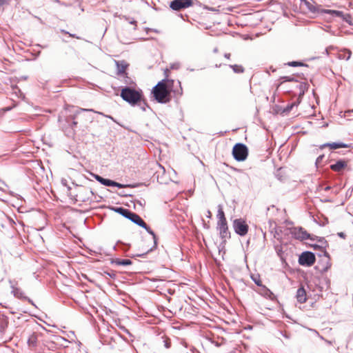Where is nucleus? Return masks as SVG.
Returning <instances> with one entry per match:
<instances>
[{"instance_id": "nucleus-31", "label": "nucleus", "mask_w": 353, "mask_h": 353, "mask_svg": "<svg viewBox=\"0 0 353 353\" xmlns=\"http://www.w3.org/2000/svg\"><path fill=\"white\" fill-rule=\"evenodd\" d=\"M230 56H231V54L230 53H225L224 55V57L228 59H229L230 58Z\"/></svg>"}, {"instance_id": "nucleus-38", "label": "nucleus", "mask_w": 353, "mask_h": 353, "mask_svg": "<svg viewBox=\"0 0 353 353\" xmlns=\"http://www.w3.org/2000/svg\"><path fill=\"white\" fill-rule=\"evenodd\" d=\"M330 186H327V187L325 188V190H330Z\"/></svg>"}, {"instance_id": "nucleus-32", "label": "nucleus", "mask_w": 353, "mask_h": 353, "mask_svg": "<svg viewBox=\"0 0 353 353\" xmlns=\"http://www.w3.org/2000/svg\"><path fill=\"white\" fill-rule=\"evenodd\" d=\"M79 111L82 112V111H92V110H90V109H80Z\"/></svg>"}, {"instance_id": "nucleus-11", "label": "nucleus", "mask_w": 353, "mask_h": 353, "mask_svg": "<svg viewBox=\"0 0 353 353\" xmlns=\"http://www.w3.org/2000/svg\"><path fill=\"white\" fill-rule=\"evenodd\" d=\"M115 63L117 69V74L121 76H125L126 74L125 70L128 66V64L125 61H115Z\"/></svg>"}, {"instance_id": "nucleus-5", "label": "nucleus", "mask_w": 353, "mask_h": 353, "mask_svg": "<svg viewBox=\"0 0 353 353\" xmlns=\"http://www.w3.org/2000/svg\"><path fill=\"white\" fill-rule=\"evenodd\" d=\"M316 261L315 255L311 252H303L299 259V263L301 265L311 266Z\"/></svg>"}, {"instance_id": "nucleus-9", "label": "nucleus", "mask_w": 353, "mask_h": 353, "mask_svg": "<svg viewBox=\"0 0 353 353\" xmlns=\"http://www.w3.org/2000/svg\"><path fill=\"white\" fill-rule=\"evenodd\" d=\"M348 165V161L344 159H340L336 161L334 163L330 165V169L334 172H341L343 171Z\"/></svg>"}, {"instance_id": "nucleus-10", "label": "nucleus", "mask_w": 353, "mask_h": 353, "mask_svg": "<svg viewBox=\"0 0 353 353\" xmlns=\"http://www.w3.org/2000/svg\"><path fill=\"white\" fill-rule=\"evenodd\" d=\"M217 229L219 231L220 236L222 239L228 238L230 236L227 221H218Z\"/></svg>"}, {"instance_id": "nucleus-14", "label": "nucleus", "mask_w": 353, "mask_h": 353, "mask_svg": "<svg viewBox=\"0 0 353 353\" xmlns=\"http://www.w3.org/2000/svg\"><path fill=\"white\" fill-rule=\"evenodd\" d=\"M329 147L331 150H336L338 148H347L348 145L345 143L338 142V143H327L323 144L321 148Z\"/></svg>"}, {"instance_id": "nucleus-37", "label": "nucleus", "mask_w": 353, "mask_h": 353, "mask_svg": "<svg viewBox=\"0 0 353 353\" xmlns=\"http://www.w3.org/2000/svg\"><path fill=\"white\" fill-rule=\"evenodd\" d=\"M136 23H137V22H136L135 21H132L130 22V23H132V24H134V25H136Z\"/></svg>"}, {"instance_id": "nucleus-13", "label": "nucleus", "mask_w": 353, "mask_h": 353, "mask_svg": "<svg viewBox=\"0 0 353 353\" xmlns=\"http://www.w3.org/2000/svg\"><path fill=\"white\" fill-rule=\"evenodd\" d=\"M130 216H129L128 219H130L132 222L142 228H145V223L138 214L134 212H131Z\"/></svg>"}, {"instance_id": "nucleus-8", "label": "nucleus", "mask_w": 353, "mask_h": 353, "mask_svg": "<svg viewBox=\"0 0 353 353\" xmlns=\"http://www.w3.org/2000/svg\"><path fill=\"white\" fill-rule=\"evenodd\" d=\"M92 176L97 181H99L100 183L105 186H114L119 188H123L128 186L127 185H123L116 181H112L110 179H104L98 174H92Z\"/></svg>"}, {"instance_id": "nucleus-21", "label": "nucleus", "mask_w": 353, "mask_h": 353, "mask_svg": "<svg viewBox=\"0 0 353 353\" xmlns=\"http://www.w3.org/2000/svg\"><path fill=\"white\" fill-rule=\"evenodd\" d=\"M326 12L330 13L332 15L338 17H344L343 12L339 11V10H328L326 11Z\"/></svg>"}, {"instance_id": "nucleus-12", "label": "nucleus", "mask_w": 353, "mask_h": 353, "mask_svg": "<svg viewBox=\"0 0 353 353\" xmlns=\"http://www.w3.org/2000/svg\"><path fill=\"white\" fill-rule=\"evenodd\" d=\"M296 297L297 301L301 303H303L306 302V301H307L306 291L303 287L299 288L297 290Z\"/></svg>"}, {"instance_id": "nucleus-40", "label": "nucleus", "mask_w": 353, "mask_h": 353, "mask_svg": "<svg viewBox=\"0 0 353 353\" xmlns=\"http://www.w3.org/2000/svg\"><path fill=\"white\" fill-rule=\"evenodd\" d=\"M177 83L180 85L181 83L180 81H178Z\"/></svg>"}, {"instance_id": "nucleus-20", "label": "nucleus", "mask_w": 353, "mask_h": 353, "mask_svg": "<svg viewBox=\"0 0 353 353\" xmlns=\"http://www.w3.org/2000/svg\"><path fill=\"white\" fill-rule=\"evenodd\" d=\"M115 263L119 265H129L132 264V261L130 259H118Z\"/></svg>"}, {"instance_id": "nucleus-1", "label": "nucleus", "mask_w": 353, "mask_h": 353, "mask_svg": "<svg viewBox=\"0 0 353 353\" xmlns=\"http://www.w3.org/2000/svg\"><path fill=\"white\" fill-rule=\"evenodd\" d=\"M173 80L163 79L159 82L153 88L152 93L154 99L161 103H165L170 101V92L168 87L173 83Z\"/></svg>"}, {"instance_id": "nucleus-22", "label": "nucleus", "mask_w": 353, "mask_h": 353, "mask_svg": "<svg viewBox=\"0 0 353 353\" xmlns=\"http://www.w3.org/2000/svg\"><path fill=\"white\" fill-rule=\"evenodd\" d=\"M230 68H232L234 72L236 73H242L244 71L243 68L239 65H231Z\"/></svg>"}, {"instance_id": "nucleus-2", "label": "nucleus", "mask_w": 353, "mask_h": 353, "mask_svg": "<svg viewBox=\"0 0 353 353\" xmlns=\"http://www.w3.org/2000/svg\"><path fill=\"white\" fill-rule=\"evenodd\" d=\"M121 98L131 105H135L141 99V93L134 89L126 87L121 90Z\"/></svg>"}, {"instance_id": "nucleus-27", "label": "nucleus", "mask_w": 353, "mask_h": 353, "mask_svg": "<svg viewBox=\"0 0 353 353\" xmlns=\"http://www.w3.org/2000/svg\"><path fill=\"white\" fill-rule=\"evenodd\" d=\"M324 158V155H320L319 157H318V158L316 159V164L318 165L319 164H320L323 160V159Z\"/></svg>"}, {"instance_id": "nucleus-25", "label": "nucleus", "mask_w": 353, "mask_h": 353, "mask_svg": "<svg viewBox=\"0 0 353 353\" xmlns=\"http://www.w3.org/2000/svg\"><path fill=\"white\" fill-rule=\"evenodd\" d=\"M282 79H283V81H294L295 79L294 77H281Z\"/></svg>"}, {"instance_id": "nucleus-15", "label": "nucleus", "mask_w": 353, "mask_h": 353, "mask_svg": "<svg viewBox=\"0 0 353 353\" xmlns=\"http://www.w3.org/2000/svg\"><path fill=\"white\" fill-rule=\"evenodd\" d=\"M8 324V319L4 316H0V332H2L7 327Z\"/></svg>"}, {"instance_id": "nucleus-30", "label": "nucleus", "mask_w": 353, "mask_h": 353, "mask_svg": "<svg viewBox=\"0 0 353 353\" xmlns=\"http://www.w3.org/2000/svg\"><path fill=\"white\" fill-rule=\"evenodd\" d=\"M294 105V103L291 104L290 105H288L287 107V110L290 111L292 109L293 106Z\"/></svg>"}, {"instance_id": "nucleus-28", "label": "nucleus", "mask_w": 353, "mask_h": 353, "mask_svg": "<svg viewBox=\"0 0 353 353\" xmlns=\"http://www.w3.org/2000/svg\"><path fill=\"white\" fill-rule=\"evenodd\" d=\"M338 236H340L341 238H343V239L345 238V234L343 232H339L338 233Z\"/></svg>"}, {"instance_id": "nucleus-4", "label": "nucleus", "mask_w": 353, "mask_h": 353, "mask_svg": "<svg viewBox=\"0 0 353 353\" xmlns=\"http://www.w3.org/2000/svg\"><path fill=\"white\" fill-rule=\"evenodd\" d=\"M233 228L235 232L241 236H245L248 231V225L241 219H237L233 221Z\"/></svg>"}, {"instance_id": "nucleus-29", "label": "nucleus", "mask_w": 353, "mask_h": 353, "mask_svg": "<svg viewBox=\"0 0 353 353\" xmlns=\"http://www.w3.org/2000/svg\"><path fill=\"white\" fill-rule=\"evenodd\" d=\"M253 281H254V283H255L257 285H259V286L261 285V281H260V280H256V279H253Z\"/></svg>"}, {"instance_id": "nucleus-35", "label": "nucleus", "mask_w": 353, "mask_h": 353, "mask_svg": "<svg viewBox=\"0 0 353 353\" xmlns=\"http://www.w3.org/2000/svg\"><path fill=\"white\" fill-rule=\"evenodd\" d=\"M159 168L162 170L163 172H165V169L163 167H162L161 165H159Z\"/></svg>"}, {"instance_id": "nucleus-34", "label": "nucleus", "mask_w": 353, "mask_h": 353, "mask_svg": "<svg viewBox=\"0 0 353 353\" xmlns=\"http://www.w3.org/2000/svg\"><path fill=\"white\" fill-rule=\"evenodd\" d=\"M86 190L88 192V193H89L90 195H92H92L94 194H93V192H92V191L91 190H90V189H87Z\"/></svg>"}, {"instance_id": "nucleus-24", "label": "nucleus", "mask_w": 353, "mask_h": 353, "mask_svg": "<svg viewBox=\"0 0 353 353\" xmlns=\"http://www.w3.org/2000/svg\"><path fill=\"white\" fill-rule=\"evenodd\" d=\"M288 65L289 66L295 67V66L303 65V63L301 62H298V61H291V62L288 63Z\"/></svg>"}, {"instance_id": "nucleus-36", "label": "nucleus", "mask_w": 353, "mask_h": 353, "mask_svg": "<svg viewBox=\"0 0 353 353\" xmlns=\"http://www.w3.org/2000/svg\"><path fill=\"white\" fill-rule=\"evenodd\" d=\"M70 36L72 37H76L77 39H79V37H76L74 34H70Z\"/></svg>"}, {"instance_id": "nucleus-17", "label": "nucleus", "mask_w": 353, "mask_h": 353, "mask_svg": "<svg viewBox=\"0 0 353 353\" xmlns=\"http://www.w3.org/2000/svg\"><path fill=\"white\" fill-rule=\"evenodd\" d=\"M116 212H119V214H121V215H123V216L126 217V218H129V216H130V214L132 212L129 211L127 209H125L123 208H118L115 210Z\"/></svg>"}, {"instance_id": "nucleus-16", "label": "nucleus", "mask_w": 353, "mask_h": 353, "mask_svg": "<svg viewBox=\"0 0 353 353\" xmlns=\"http://www.w3.org/2000/svg\"><path fill=\"white\" fill-rule=\"evenodd\" d=\"M351 52L348 50H344L339 54V58L341 59L349 60L351 57Z\"/></svg>"}, {"instance_id": "nucleus-19", "label": "nucleus", "mask_w": 353, "mask_h": 353, "mask_svg": "<svg viewBox=\"0 0 353 353\" xmlns=\"http://www.w3.org/2000/svg\"><path fill=\"white\" fill-rule=\"evenodd\" d=\"M217 216H218L219 221H226V219L225 217V214L222 209L221 205H219Z\"/></svg>"}, {"instance_id": "nucleus-39", "label": "nucleus", "mask_w": 353, "mask_h": 353, "mask_svg": "<svg viewBox=\"0 0 353 353\" xmlns=\"http://www.w3.org/2000/svg\"><path fill=\"white\" fill-rule=\"evenodd\" d=\"M165 347L168 348L170 347L169 344L168 343H165Z\"/></svg>"}, {"instance_id": "nucleus-26", "label": "nucleus", "mask_w": 353, "mask_h": 353, "mask_svg": "<svg viewBox=\"0 0 353 353\" xmlns=\"http://www.w3.org/2000/svg\"><path fill=\"white\" fill-rule=\"evenodd\" d=\"M180 68V64L179 63H173L170 65L171 69L177 70Z\"/></svg>"}, {"instance_id": "nucleus-23", "label": "nucleus", "mask_w": 353, "mask_h": 353, "mask_svg": "<svg viewBox=\"0 0 353 353\" xmlns=\"http://www.w3.org/2000/svg\"><path fill=\"white\" fill-rule=\"evenodd\" d=\"M147 232L150 234L152 236H153V239L154 240V243H156V235L154 234V232L147 225V224L145 223V228H144Z\"/></svg>"}, {"instance_id": "nucleus-6", "label": "nucleus", "mask_w": 353, "mask_h": 353, "mask_svg": "<svg viewBox=\"0 0 353 353\" xmlns=\"http://www.w3.org/2000/svg\"><path fill=\"white\" fill-rule=\"evenodd\" d=\"M291 234L292 236L299 240H307L311 239L310 234L307 232L301 227L293 228L291 230Z\"/></svg>"}, {"instance_id": "nucleus-18", "label": "nucleus", "mask_w": 353, "mask_h": 353, "mask_svg": "<svg viewBox=\"0 0 353 353\" xmlns=\"http://www.w3.org/2000/svg\"><path fill=\"white\" fill-rule=\"evenodd\" d=\"M37 336L34 334H32L31 336H30L28 340V344L29 347H33L36 345L37 343Z\"/></svg>"}, {"instance_id": "nucleus-7", "label": "nucleus", "mask_w": 353, "mask_h": 353, "mask_svg": "<svg viewBox=\"0 0 353 353\" xmlns=\"http://www.w3.org/2000/svg\"><path fill=\"white\" fill-rule=\"evenodd\" d=\"M192 5V0H173L171 1L170 7L174 10H180L187 8Z\"/></svg>"}, {"instance_id": "nucleus-33", "label": "nucleus", "mask_w": 353, "mask_h": 353, "mask_svg": "<svg viewBox=\"0 0 353 353\" xmlns=\"http://www.w3.org/2000/svg\"><path fill=\"white\" fill-rule=\"evenodd\" d=\"M7 0H0V6L4 4Z\"/></svg>"}, {"instance_id": "nucleus-3", "label": "nucleus", "mask_w": 353, "mask_h": 353, "mask_svg": "<svg viewBox=\"0 0 353 353\" xmlns=\"http://www.w3.org/2000/svg\"><path fill=\"white\" fill-rule=\"evenodd\" d=\"M232 155L236 161H243L248 156V149L243 143H236L233 147Z\"/></svg>"}]
</instances>
